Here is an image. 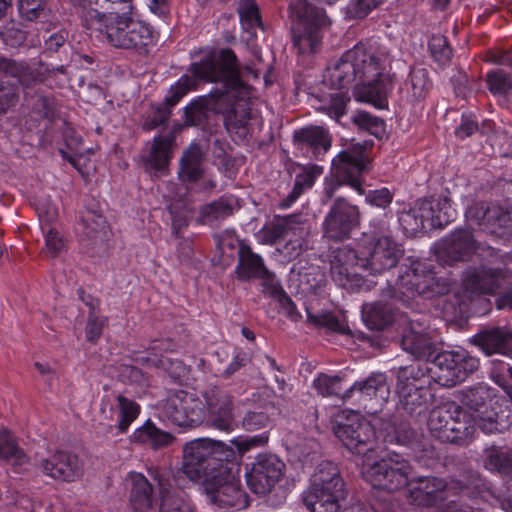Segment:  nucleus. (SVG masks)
Returning <instances> with one entry per match:
<instances>
[{
  "label": "nucleus",
  "mask_w": 512,
  "mask_h": 512,
  "mask_svg": "<svg viewBox=\"0 0 512 512\" xmlns=\"http://www.w3.org/2000/svg\"><path fill=\"white\" fill-rule=\"evenodd\" d=\"M431 83L428 77V71L425 68L414 67L405 82V89L410 94L412 100L424 98Z\"/></svg>",
  "instance_id": "obj_44"
},
{
  "label": "nucleus",
  "mask_w": 512,
  "mask_h": 512,
  "mask_svg": "<svg viewBox=\"0 0 512 512\" xmlns=\"http://www.w3.org/2000/svg\"><path fill=\"white\" fill-rule=\"evenodd\" d=\"M427 424L431 435L446 443L466 444L475 432L473 415L454 402H445L432 409Z\"/></svg>",
  "instance_id": "obj_9"
},
{
  "label": "nucleus",
  "mask_w": 512,
  "mask_h": 512,
  "mask_svg": "<svg viewBox=\"0 0 512 512\" xmlns=\"http://www.w3.org/2000/svg\"><path fill=\"white\" fill-rule=\"evenodd\" d=\"M397 394L400 407L410 415L425 408L432 397L429 385L421 386L420 384L415 390H411L406 385L401 386V391H397Z\"/></svg>",
  "instance_id": "obj_38"
},
{
  "label": "nucleus",
  "mask_w": 512,
  "mask_h": 512,
  "mask_svg": "<svg viewBox=\"0 0 512 512\" xmlns=\"http://www.w3.org/2000/svg\"><path fill=\"white\" fill-rule=\"evenodd\" d=\"M353 123L361 130L367 131L376 137L382 136L385 132L384 121L366 111H358L352 118Z\"/></svg>",
  "instance_id": "obj_51"
},
{
  "label": "nucleus",
  "mask_w": 512,
  "mask_h": 512,
  "mask_svg": "<svg viewBox=\"0 0 512 512\" xmlns=\"http://www.w3.org/2000/svg\"><path fill=\"white\" fill-rule=\"evenodd\" d=\"M428 377L443 387H453L464 382L479 368V359L468 351H443L425 364Z\"/></svg>",
  "instance_id": "obj_13"
},
{
  "label": "nucleus",
  "mask_w": 512,
  "mask_h": 512,
  "mask_svg": "<svg viewBox=\"0 0 512 512\" xmlns=\"http://www.w3.org/2000/svg\"><path fill=\"white\" fill-rule=\"evenodd\" d=\"M174 136L169 133L165 136H155L146 160V168L156 174L164 171L172 157Z\"/></svg>",
  "instance_id": "obj_33"
},
{
  "label": "nucleus",
  "mask_w": 512,
  "mask_h": 512,
  "mask_svg": "<svg viewBox=\"0 0 512 512\" xmlns=\"http://www.w3.org/2000/svg\"><path fill=\"white\" fill-rule=\"evenodd\" d=\"M42 472L54 479L74 481L81 475V463L79 458L66 451H56L49 458L40 461Z\"/></svg>",
  "instance_id": "obj_27"
},
{
  "label": "nucleus",
  "mask_w": 512,
  "mask_h": 512,
  "mask_svg": "<svg viewBox=\"0 0 512 512\" xmlns=\"http://www.w3.org/2000/svg\"><path fill=\"white\" fill-rule=\"evenodd\" d=\"M478 253L482 262L468 266L461 275L460 285L454 292L460 311L464 312L483 296H495L512 277L509 255L478 243L469 229H457L441 241L438 259L445 264L465 260Z\"/></svg>",
  "instance_id": "obj_1"
},
{
  "label": "nucleus",
  "mask_w": 512,
  "mask_h": 512,
  "mask_svg": "<svg viewBox=\"0 0 512 512\" xmlns=\"http://www.w3.org/2000/svg\"><path fill=\"white\" fill-rule=\"evenodd\" d=\"M470 483L476 491L485 487L484 479L478 474H471L469 483L452 479L449 482L436 476H419L409 479L408 500L418 507L430 508L442 504L450 496L466 494L472 496Z\"/></svg>",
  "instance_id": "obj_6"
},
{
  "label": "nucleus",
  "mask_w": 512,
  "mask_h": 512,
  "mask_svg": "<svg viewBox=\"0 0 512 512\" xmlns=\"http://www.w3.org/2000/svg\"><path fill=\"white\" fill-rule=\"evenodd\" d=\"M362 270L381 274L397 265L402 257L401 245L395 241L387 227L363 233L359 240Z\"/></svg>",
  "instance_id": "obj_12"
},
{
  "label": "nucleus",
  "mask_w": 512,
  "mask_h": 512,
  "mask_svg": "<svg viewBox=\"0 0 512 512\" xmlns=\"http://www.w3.org/2000/svg\"><path fill=\"white\" fill-rule=\"evenodd\" d=\"M429 49L432 57L438 63L445 65L452 58V49L446 38L442 35H434L429 41Z\"/></svg>",
  "instance_id": "obj_55"
},
{
  "label": "nucleus",
  "mask_w": 512,
  "mask_h": 512,
  "mask_svg": "<svg viewBox=\"0 0 512 512\" xmlns=\"http://www.w3.org/2000/svg\"><path fill=\"white\" fill-rule=\"evenodd\" d=\"M297 17L299 23L293 31L294 46L301 54L316 52L322 38L320 29L328 24L325 11L298 0Z\"/></svg>",
  "instance_id": "obj_15"
},
{
  "label": "nucleus",
  "mask_w": 512,
  "mask_h": 512,
  "mask_svg": "<svg viewBox=\"0 0 512 512\" xmlns=\"http://www.w3.org/2000/svg\"><path fill=\"white\" fill-rule=\"evenodd\" d=\"M0 460L12 466L17 472L29 461L26 453L7 431L0 432Z\"/></svg>",
  "instance_id": "obj_39"
},
{
  "label": "nucleus",
  "mask_w": 512,
  "mask_h": 512,
  "mask_svg": "<svg viewBox=\"0 0 512 512\" xmlns=\"http://www.w3.org/2000/svg\"><path fill=\"white\" fill-rule=\"evenodd\" d=\"M161 413L173 425L194 428L205 420V406L195 394L183 390L168 395L161 404Z\"/></svg>",
  "instance_id": "obj_16"
},
{
  "label": "nucleus",
  "mask_w": 512,
  "mask_h": 512,
  "mask_svg": "<svg viewBox=\"0 0 512 512\" xmlns=\"http://www.w3.org/2000/svg\"><path fill=\"white\" fill-rule=\"evenodd\" d=\"M202 174L201 151L198 146H190L181 158L179 177L182 181L196 182Z\"/></svg>",
  "instance_id": "obj_42"
},
{
  "label": "nucleus",
  "mask_w": 512,
  "mask_h": 512,
  "mask_svg": "<svg viewBox=\"0 0 512 512\" xmlns=\"http://www.w3.org/2000/svg\"><path fill=\"white\" fill-rule=\"evenodd\" d=\"M482 465L485 470L500 476L507 491H512V454L508 449L495 444L485 447Z\"/></svg>",
  "instance_id": "obj_28"
},
{
  "label": "nucleus",
  "mask_w": 512,
  "mask_h": 512,
  "mask_svg": "<svg viewBox=\"0 0 512 512\" xmlns=\"http://www.w3.org/2000/svg\"><path fill=\"white\" fill-rule=\"evenodd\" d=\"M171 115V110L165 106H158L152 113V115L148 116L143 123V129L145 130H153L157 127L165 124Z\"/></svg>",
  "instance_id": "obj_63"
},
{
  "label": "nucleus",
  "mask_w": 512,
  "mask_h": 512,
  "mask_svg": "<svg viewBox=\"0 0 512 512\" xmlns=\"http://www.w3.org/2000/svg\"><path fill=\"white\" fill-rule=\"evenodd\" d=\"M388 63L389 55L384 46L371 39L361 41L326 68L323 82L340 90L354 85L353 95L357 101L384 109L393 87L386 71Z\"/></svg>",
  "instance_id": "obj_3"
},
{
  "label": "nucleus",
  "mask_w": 512,
  "mask_h": 512,
  "mask_svg": "<svg viewBox=\"0 0 512 512\" xmlns=\"http://www.w3.org/2000/svg\"><path fill=\"white\" fill-rule=\"evenodd\" d=\"M234 272L240 281L260 279L264 294L279 291V282L275 279L274 274L266 268L263 258L254 253L246 244H241L238 249V263Z\"/></svg>",
  "instance_id": "obj_21"
},
{
  "label": "nucleus",
  "mask_w": 512,
  "mask_h": 512,
  "mask_svg": "<svg viewBox=\"0 0 512 512\" xmlns=\"http://www.w3.org/2000/svg\"><path fill=\"white\" fill-rule=\"evenodd\" d=\"M334 433L348 450L357 454L371 450L375 438L371 423L358 415L348 418L345 423H338Z\"/></svg>",
  "instance_id": "obj_22"
},
{
  "label": "nucleus",
  "mask_w": 512,
  "mask_h": 512,
  "mask_svg": "<svg viewBox=\"0 0 512 512\" xmlns=\"http://www.w3.org/2000/svg\"><path fill=\"white\" fill-rule=\"evenodd\" d=\"M289 218H278L265 225L263 232L266 242L275 243L287 235L289 228Z\"/></svg>",
  "instance_id": "obj_56"
},
{
  "label": "nucleus",
  "mask_w": 512,
  "mask_h": 512,
  "mask_svg": "<svg viewBox=\"0 0 512 512\" xmlns=\"http://www.w3.org/2000/svg\"><path fill=\"white\" fill-rule=\"evenodd\" d=\"M148 473L152 480L157 483L162 494L159 512H195L194 507L189 501L179 495L169 494V472L160 468H150Z\"/></svg>",
  "instance_id": "obj_29"
},
{
  "label": "nucleus",
  "mask_w": 512,
  "mask_h": 512,
  "mask_svg": "<svg viewBox=\"0 0 512 512\" xmlns=\"http://www.w3.org/2000/svg\"><path fill=\"white\" fill-rule=\"evenodd\" d=\"M191 68V66L189 67ZM191 73L190 75L181 76L178 81L171 86L167 95L165 96V106H167L170 110L174 107L190 90L196 88L197 81H204L195 75L188 69Z\"/></svg>",
  "instance_id": "obj_46"
},
{
  "label": "nucleus",
  "mask_w": 512,
  "mask_h": 512,
  "mask_svg": "<svg viewBox=\"0 0 512 512\" xmlns=\"http://www.w3.org/2000/svg\"><path fill=\"white\" fill-rule=\"evenodd\" d=\"M45 0H19V12L29 21L36 20L44 14Z\"/></svg>",
  "instance_id": "obj_58"
},
{
  "label": "nucleus",
  "mask_w": 512,
  "mask_h": 512,
  "mask_svg": "<svg viewBox=\"0 0 512 512\" xmlns=\"http://www.w3.org/2000/svg\"><path fill=\"white\" fill-rule=\"evenodd\" d=\"M174 347L175 344L168 339L154 341L152 346L149 348L148 355L139 356L136 358V361L148 367L153 366L156 368L166 369V364L169 360L163 355H159L158 352L174 351Z\"/></svg>",
  "instance_id": "obj_47"
},
{
  "label": "nucleus",
  "mask_w": 512,
  "mask_h": 512,
  "mask_svg": "<svg viewBox=\"0 0 512 512\" xmlns=\"http://www.w3.org/2000/svg\"><path fill=\"white\" fill-rule=\"evenodd\" d=\"M360 225V210L344 197H337L331 204L322 223L323 235L332 241L348 239Z\"/></svg>",
  "instance_id": "obj_17"
},
{
  "label": "nucleus",
  "mask_w": 512,
  "mask_h": 512,
  "mask_svg": "<svg viewBox=\"0 0 512 512\" xmlns=\"http://www.w3.org/2000/svg\"><path fill=\"white\" fill-rule=\"evenodd\" d=\"M234 213V199L222 196L200 208L199 220L202 224L215 226Z\"/></svg>",
  "instance_id": "obj_35"
},
{
  "label": "nucleus",
  "mask_w": 512,
  "mask_h": 512,
  "mask_svg": "<svg viewBox=\"0 0 512 512\" xmlns=\"http://www.w3.org/2000/svg\"><path fill=\"white\" fill-rule=\"evenodd\" d=\"M232 454L228 446L210 438L188 441L182 448L180 472L203 489H213L214 478L225 472L226 459Z\"/></svg>",
  "instance_id": "obj_5"
},
{
  "label": "nucleus",
  "mask_w": 512,
  "mask_h": 512,
  "mask_svg": "<svg viewBox=\"0 0 512 512\" xmlns=\"http://www.w3.org/2000/svg\"><path fill=\"white\" fill-rule=\"evenodd\" d=\"M270 424L269 416L264 412L249 411L242 420V426L247 431L264 429Z\"/></svg>",
  "instance_id": "obj_59"
},
{
  "label": "nucleus",
  "mask_w": 512,
  "mask_h": 512,
  "mask_svg": "<svg viewBox=\"0 0 512 512\" xmlns=\"http://www.w3.org/2000/svg\"><path fill=\"white\" fill-rule=\"evenodd\" d=\"M448 290L444 279H438L430 265L420 260H409L400 266L399 274L389 296L408 301L415 295L426 298L444 294Z\"/></svg>",
  "instance_id": "obj_11"
},
{
  "label": "nucleus",
  "mask_w": 512,
  "mask_h": 512,
  "mask_svg": "<svg viewBox=\"0 0 512 512\" xmlns=\"http://www.w3.org/2000/svg\"><path fill=\"white\" fill-rule=\"evenodd\" d=\"M390 387L384 373H372L364 380L356 381L350 388L344 391L343 400L355 398L357 402L375 401L382 407L389 398Z\"/></svg>",
  "instance_id": "obj_24"
},
{
  "label": "nucleus",
  "mask_w": 512,
  "mask_h": 512,
  "mask_svg": "<svg viewBox=\"0 0 512 512\" xmlns=\"http://www.w3.org/2000/svg\"><path fill=\"white\" fill-rule=\"evenodd\" d=\"M457 212L447 195H432L415 201L414 205L399 215L405 231L417 233L443 228L456 218Z\"/></svg>",
  "instance_id": "obj_10"
},
{
  "label": "nucleus",
  "mask_w": 512,
  "mask_h": 512,
  "mask_svg": "<svg viewBox=\"0 0 512 512\" xmlns=\"http://www.w3.org/2000/svg\"><path fill=\"white\" fill-rule=\"evenodd\" d=\"M471 342L488 356L492 354L511 356L512 354L509 334L498 327L474 335Z\"/></svg>",
  "instance_id": "obj_31"
},
{
  "label": "nucleus",
  "mask_w": 512,
  "mask_h": 512,
  "mask_svg": "<svg viewBox=\"0 0 512 512\" xmlns=\"http://www.w3.org/2000/svg\"><path fill=\"white\" fill-rule=\"evenodd\" d=\"M368 164L369 160L362 144L358 143L341 151L332 160L330 175L324 178L322 202L331 200L344 185L363 195V173L367 170Z\"/></svg>",
  "instance_id": "obj_8"
},
{
  "label": "nucleus",
  "mask_w": 512,
  "mask_h": 512,
  "mask_svg": "<svg viewBox=\"0 0 512 512\" xmlns=\"http://www.w3.org/2000/svg\"><path fill=\"white\" fill-rule=\"evenodd\" d=\"M384 1L385 0H351L348 11L354 18H364Z\"/></svg>",
  "instance_id": "obj_60"
},
{
  "label": "nucleus",
  "mask_w": 512,
  "mask_h": 512,
  "mask_svg": "<svg viewBox=\"0 0 512 512\" xmlns=\"http://www.w3.org/2000/svg\"><path fill=\"white\" fill-rule=\"evenodd\" d=\"M0 72L14 78L17 86L28 85L31 74L28 65L8 58L0 59Z\"/></svg>",
  "instance_id": "obj_49"
},
{
  "label": "nucleus",
  "mask_w": 512,
  "mask_h": 512,
  "mask_svg": "<svg viewBox=\"0 0 512 512\" xmlns=\"http://www.w3.org/2000/svg\"><path fill=\"white\" fill-rule=\"evenodd\" d=\"M80 17L86 29L102 33L113 48L147 56L155 45L156 34L152 26L135 18L131 11L104 13L84 4Z\"/></svg>",
  "instance_id": "obj_4"
},
{
  "label": "nucleus",
  "mask_w": 512,
  "mask_h": 512,
  "mask_svg": "<svg viewBox=\"0 0 512 512\" xmlns=\"http://www.w3.org/2000/svg\"><path fill=\"white\" fill-rule=\"evenodd\" d=\"M266 295L273 296L277 299L281 311L292 321H299L301 314L297 310L295 303L291 298L284 292L281 285L279 284V291L277 293H265Z\"/></svg>",
  "instance_id": "obj_57"
},
{
  "label": "nucleus",
  "mask_w": 512,
  "mask_h": 512,
  "mask_svg": "<svg viewBox=\"0 0 512 512\" xmlns=\"http://www.w3.org/2000/svg\"><path fill=\"white\" fill-rule=\"evenodd\" d=\"M212 488L203 490L210 501L219 507L235 509L247 507V495L241 487L238 470L235 471L229 464L225 467V472L216 475Z\"/></svg>",
  "instance_id": "obj_20"
},
{
  "label": "nucleus",
  "mask_w": 512,
  "mask_h": 512,
  "mask_svg": "<svg viewBox=\"0 0 512 512\" xmlns=\"http://www.w3.org/2000/svg\"><path fill=\"white\" fill-rule=\"evenodd\" d=\"M323 173V167L316 164L304 165L301 171L296 174L292 191L288 194L283 202V206L289 207L293 204L305 191L311 189L318 177Z\"/></svg>",
  "instance_id": "obj_34"
},
{
  "label": "nucleus",
  "mask_w": 512,
  "mask_h": 512,
  "mask_svg": "<svg viewBox=\"0 0 512 512\" xmlns=\"http://www.w3.org/2000/svg\"><path fill=\"white\" fill-rule=\"evenodd\" d=\"M466 216L491 234H512V212L499 205L486 207L476 203L468 209Z\"/></svg>",
  "instance_id": "obj_23"
},
{
  "label": "nucleus",
  "mask_w": 512,
  "mask_h": 512,
  "mask_svg": "<svg viewBox=\"0 0 512 512\" xmlns=\"http://www.w3.org/2000/svg\"><path fill=\"white\" fill-rule=\"evenodd\" d=\"M402 348L415 358L424 359L432 354L433 343L427 333L415 330L414 327L406 329L401 338Z\"/></svg>",
  "instance_id": "obj_37"
},
{
  "label": "nucleus",
  "mask_w": 512,
  "mask_h": 512,
  "mask_svg": "<svg viewBox=\"0 0 512 512\" xmlns=\"http://www.w3.org/2000/svg\"><path fill=\"white\" fill-rule=\"evenodd\" d=\"M193 62L190 71L205 82L221 83L223 91L218 93L217 113L223 115L227 132L238 140L250 134L251 87L241 79L238 58L233 50L224 48H201L191 53Z\"/></svg>",
  "instance_id": "obj_2"
},
{
  "label": "nucleus",
  "mask_w": 512,
  "mask_h": 512,
  "mask_svg": "<svg viewBox=\"0 0 512 512\" xmlns=\"http://www.w3.org/2000/svg\"><path fill=\"white\" fill-rule=\"evenodd\" d=\"M486 77L488 88L492 94L512 98V78L506 72L497 69L489 72Z\"/></svg>",
  "instance_id": "obj_50"
},
{
  "label": "nucleus",
  "mask_w": 512,
  "mask_h": 512,
  "mask_svg": "<svg viewBox=\"0 0 512 512\" xmlns=\"http://www.w3.org/2000/svg\"><path fill=\"white\" fill-rule=\"evenodd\" d=\"M269 434L263 432L254 436L247 437L245 439H234L232 443L236 446L237 450L244 454L252 448L262 447L268 443Z\"/></svg>",
  "instance_id": "obj_61"
},
{
  "label": "nucleus",
  "mask_w": 512,
  "mask_h": 512,
  "mask_svg": "<svg viewBox=\"0 0 512 512\" xmlns=\"http://www.w3.org/2000/svg\"><path fill=\"white\" fill-rule=\"evenodd\" d=\"M222 91L223 89L211 92L209 95L194 100L186 106L184 109L185 125H199L207 119L209 110L217 112L218 93Z\"/></svg>",
  "instance_id": "obj_36"
},
{
  "label": "nucleus",
  "mask_w": 512,
  "mask_h": 512,
  "mask_svg": "<svg viewBox=\"0 0 512 512\" xmlns=\"http://www.w3.org/2000/svg\"><path fill=\"white\" fill-rule=\"evenodd\" d=\"M293 138L302 148H310L316 158L330 149L332 141L328 130L321 126H307L297 129L293 133Z\"/></svg>",
  "instance_id": "obj_30"
},
{
  "label": "nucleus",
  "mask_w": 512,
  "mask_h": 512,
  "mask_svg": "<svg viewBox=\"0 0 512 512\" xmlns=\"http://www.w3.org/2000/svg\"><path fill=\"white\" fill-rule=\"evenodd\" d=\"M393 200V195L387 188L369 191L366 195V202L379 208L388 207Z\"/></svg>",
  "instance_id": "obj_64"
},
{
  "label": "nucleus",
  "mask_w": 512,
  "mask_h": 512,
  "mask_svg": "<svg viewBox=\"0 0 512 512\" xmlns=\"http://www.w3.org/2000/svg\"><path fill=\"white\" fill-rule=\"evenodd\" d=\"M359 246V243L357 244ZM362 269L360 247L357 250L349 246H341L333 250L330 260V273L334 282L346 287L356 275V268Z\"/></svg>",
  "instance_id": "obj_26"
},
{
  "label": "nucleus",
  "mask_w": 512,
  "mask_h": 512,
  "mask_svg": "<svg viewBox=\"0 0 512 512\" xmlns=\"http://www.w3.org/2000/svg\"><path fill=\"white\" fill-rule=\"evenodd\" d=\"M130 483V503L137 512H146L152 506L153 488L148 479L138 472H130L127 476Z\"/></svg>",
  "instance_id": "obj_32"
},
{
  "label": "nucleus",
  "mask_w": 512,
  "mask_h": 512,
  "mask_svg": "<svg viewBox=\"0 0 512 512\" xmlns=\"http://www.w3.org/2000/svg\"><path fill=\"white\" fill-rule=\"evenodd\" d=\"M349 101L348 91L331 93L327 99L323 100L319 110L331 118L339 120L346 113V106Z\"/></svg>",
  "instance_id": "obj_48"
},
{
  "label": "nucleus",
  "mask_w": 512,
  "mask_h": 512,
  "mask_svg": "<svg viewBox=\"0 0 512 512\" xmlns=\"http://www.w3.org/2000/svg\"><path fill=\"white\" fill-rule=\"evenodd\" d=\"M84 235L94 241H102L107 234V222L102 214L86 210L82 216Z\"/></svg>",
  "instance_id": "obj_45"
},
{
  "label": "nucleus",
  "mask_w": 512,
  "mask_h": 512,
  "mask_svg": "<svg viewBox=\"0 0 512 512\" xmlns=\"http://www.w3.org/2000/svg\"><path fill=\"white\" fill-rule=\"evenodd\" d=\"M362 317L367 327L375 330H383L392 321L391 311L382 301L364 304L362 306Z\"/></svg>",
  "instance_id": "obj_43"
},
{
  "label": "nucleus",
  "mask_w": 512,
  "mask_h": 512,
  "mask_svg": "<svg viewBox=\"0 0 512 512\" xmlns=\"http://www.w3.org/2000/svg\"><path fill=\"white\" fill-rule=\"evenodd\" d=\"M412 471L411 464L404 456L391 452L364 467L362 473L372 487L395 492L408 486Z\"/></svg>",
  "instance_id": "obj_14"
},
{
  "label": "nucleus",
  "mask_w": 512,
  "mask_h": 512,
  "mask_svg": "<svg viewBox=\"0 0 512 512\" xmlns=\"http://www.w3.org/2000/svg\"><path fill=\"white\" fill-rule=\"evenodd\" d=\"M140 411V405L123 394H117L113 402H110L108 397H104L100 406L104 419L110 421L116 419L115 428L118 434L128 431L130 425L138 418Z\"/></svg>",
  "instance_id": "obj_25"
},
{
  "label": "nucleus",
  "mask_w": 512,
  "mask_h": 512,
  "mask_svg": "<svg viewBox=\"0 0 512 512\" xmlns=\"http://www.w3.org/2000/svg\"><path fill=\"white\" fill-rule=\"evenodd\" d=\"M419 383L421 386L430 384V377H428L425 365L413 363L398 369L396 391H401V386L405 385L411 390H415Z\"/></svg>",
  "instance_id": "obj_41"
},
{
  "label": "nucleus",
  "mask_w": 512,
  "mask_h": 512,
  "mask_svg": "<svg viewBox=\"0 0 512 512\" xmlns=\"http://www.w3.org/2000/svg\"><path fill=\"white\" fill-rule=\"evenodd\" d=\"M205 420L214 429L231 432L237 426L232 395L217 386L205 390Z\"/></svg>",
  "instance_id": "obj_19"
},
{
  "label": "nucleus",
  "mask_w": 512,
  "mask_h": 512,
  "mask_svg": "<svg viewBox=\"0 0 512 512\" xmlns=\"http://www.w3.org/2000/svg\"><path fill=\"white\" fill-rule=\"evenodd\" d=\"M237 11L244 29L263 26L255 0H240Z\"/></svg>",
  "instance_id": "obj_53"
},
{
  "label": "nucleus",
  "mask_w": 512,
  "mask_h": 512,
  "mask_svg": "<svg viewBox=\"0 0 512 512\" xmlns=\"http://www.w3.org/2000/svg\"><path fill=\"white\" fill-rule=\"evenodd\" d=\"M345 495V484L338 467L324 461L317 466L302 500L311 512H341L340 501Z\"/></svg>",
  "instance_id": "obj_7"
},
{
  "label": "nucleus",
  "mask_w": 512,
  "mask_h": 512,
  "mask_svg": "<svg viewBox=\"0 0 512 512\" xmlns=\"http://www.w3.org/2000/svg\"><path fill=\"white\" fill-rule=\"evenodd\" d=\"M285 463L273 453H259L246 465V482L259 495L271 492L284 475Z\"/></svg>",
  "instance_id": "obj_18"
},
{
  "label": "nucleus",
  "mask_w": 512,
  "mask_h": 512,
  "mask_svg": "<svg viewBox=\"0 0 512 512\" xmlns=\"http://www.w3.org/2000/svg\"><path fill=\"white\" fill-rule=\"evenodd\" d=\"M307 311V321L317 327H324L333 332L346 333L347 326L345 323L341 322L335 315L329 312H322L320 314L314 315L308 309Z\"/></svg>",
  "instance_id": "obj_54"
},
{
  "label": "nucleus",
  "mask_w": 512,
  "mask_h": 512,
  "mask_svg": "<svg viewBox=\"0 0 512 512\" xmlns=\"http://www.w3.org/2000/svg\"><path fill=\"white\" fill-rule=\"evenodd\" d=\"M18 102V86L7 84L0 86V112H6Z\"/></svg>",
  "instance_id": "obj_62"
},
{
  "label": "nucleus",
  "mask_w": 512,
  "mask_h": 512,
  "mask_svg": "<svg viewBox=\"0 0 512 512\" xmlns=\"http://www.w3.org/2000/svg\"><path fill=\"white\" fill-rule=\"evenodd\" d=\"M313 387L323 397L338 396L342 390V378L339 375L320 373L313 380Z\"/></svg>",
  "instance_id": "obj_52"
},
{
  "label": "nucleus",
  "mask_w": 512,
  "mask_h": 512,
  "mask_svg": "<svg viewBox=\"0 0 512 512\" xmlns=\"http://www.w3.org/2000/svg\"><path fill=\"white\" fill-rule=\"evenodd\" d=\"M131 440L136 443L150 444L158 449L170 445L174 437L165 431L158 429L151 421H146L131 435Z\"/></svg>",
  "instance_id": "obj_40"
}]
</instances>
